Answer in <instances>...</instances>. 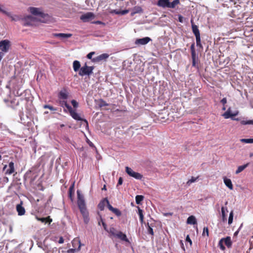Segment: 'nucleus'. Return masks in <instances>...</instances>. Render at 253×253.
I'll list each match as a JSON object with an SVG mask.
<instances>
[{
    "mask_svg": "<svg viewBox=\"0 0 253 253\" xmlns=\"http://www.w3.org/2000/svg\"><path fill=\"white\" fill-rule=\"evenodd\" d=\"M192 66L196 67L197 69H199V66L198 65V58L196 56H192Z\"/></svg>",
    "mask_w": 253,
    "mask_h": 253,
    "instance_id": "obj_29",
    "label": "nucleus"
},
{
    "mask_svg": "<svg viewBox=\"0 0 253 253\" xmlns=\"http://www.w3.org/2000/svg\"><path fill=\"white\" fill-rule=\"evenodd\" d=\"M148 232L149 234H151L152 236L154 235L153 230L152 228H151L149 226H148Z\"/></svg>",
    "mask_w": 253,
    "mask_h": 253,
    "instance_id": "obj_48",
    "label": "nucleus"
},
{
    "mask_svg": "<svg viewBox=\"0 0 253 253\" xmlns=\"http://www.w3.org/2000/svg\"><path fill=\"white\" fill-rule=\"evenodd\" d=\"M101 221L102 222V224L103 225V227L104 229L105 230L108 231L107 230V225L103 221V219L102 218H101Z\"/></svg>",
    "mask_w": 253,
    "mask_h": 253,
    "instance_id": "obj_50",
    "label": "nucleus"
},
{
    "mask_svg": "<svg viewBox=\"0 0 253 253\" xmlns=\"http://www.w3.org/2000/svg\"><path fill=\"white\" fill-rule=\"evenodd\" d=\"M68 253H74V250L73 249H70V250L68 251Z\"/></svg>",
    "mask_w": 253,
    "mask_h": 253,
    "instance_id": "obj_64",
    "label": "nucleus"
},
{
    "mask_svg": "<svg viewBox=\"0 0 253 253\" xmlns=\"http://www.w3.org/2000/svg\"><path fill=\"white\" fill-rule=\"evenodd\" d=\"M239 114L238 111H236L234 113L231 112V108H229L222 115L225 119L231 118L233 120L239 121L238 118H234V117L237 116Z\"/></svg>",
    "mask_w": 253,
    "mask_h": 253,
    "instance_id": "obj_5",
    "label": "nucleus"
},
{
    "mask_svg": "<svg viewBox=\"0 0 253 253\" xmlns=\"http://www.w3.org/2000/svg\"><path fill=\"white\" fill-rule=\"evenodd\" d=\"M191 56H194L196 55L195 49V43H193L190 47Z\"/></svg>",
    "mask_w": 253,
    "mask_h": 253,
    "instance_id": "obj_33",
    "label": "nucleus"
},
{
    "mask_svg": "<svg viewBox=\"0 0 253 253\" xmlns=\"http://www.w3.org/2000/svg\"><path fill=\"white\" fill-rule=\"evenodd\" d=\"M59 98L63 99H66L68 98V94L65 89L62 90L59 93Z\"/></svg>",
    "mask_w": 253,
    "mask_h": 253,
    "instance_id": "obj_22",
    "label": "nucleus"
},
{
    "mask_svg": "<svg viewBox=\"0 0 253 253\" xmlns=\"http://www.w3.org/2000/svg\"><path fill=\"white\" fill-rule=\"evenodd\" d=\"M128 12H129V10H128V9H125V10H117V9H114V10H113L111 11V13H115V14H117V15H125V14L128 13Z\"/></svg>",
    "mask_w": 253,
    "mask_h": 253,
    "instance_id": "obj_20",
    "label": "nucleus"
},
{
    "mask_svg": "<svg viewBox=\"0 0 253 253\" xmlns=\"http://www.w3.org/2000/svg\"><path fill=\"white\" fill-rule=\"evenodd\" d=\"M73 69L75 72H77L81 69V64L79 61L75 60L73 62Z\"/></svg>",
    "mask_w": 253,
    "mask_h": 253,
    "instance_id": "obj_25",
    "label": "nucleus"
},
{
    "mask_svg": "<svg viewBox=\"0 0 253 253\" xmlns=\"http://www.w3.org/2000/svg\"><path fill=\"white\" fill-rule=\"evenodd\" d=\"M58 243L59 244H62L64 243V239L62 237H61L60 238H59V240L58 241Z\"/></svg>",
    "mask_w": 253,
    "mask_h": 253,
    "instance_id": "obj_59",
    "label": "nucleus"
},
{
    "mask_svg": "<svg viewBox=\"0 0 253 253\" xmlns=\"http://www.w3.org/2000/svg\"><path fill=\"white\" fill-rule=\"evenodd\" d=\"M87 143L88 144V145L90 147L95 148L96 149V148H95V146L94 145V144L90 141H89V140L87 139Z\"/></svg>",
    "mask_w": 253,
    "mask_h": 253,
    "instance_id": "obj_55",
    "label": "nucleus"
},
{
    "mask_svg": "<svg viewBox=\"0 0 253 253\" xmlns=\"http://www.w3.org/2000/svg\"><path fill=\"white\" fill-rule=\"evenodd\" d=\"M169 0H159L157 2V5L163 8L169 7Z\"/></svg>",
    "mask_w": 253,
    "mask_h": 253,
    "instance_id": "obj_15",
    "label": "nucleus"
},
{
    "mask_svg": "<svg viewBox=\"0 0 253 253\" xmlns=\"http://www.w3.org/2000/svg\"><path fill=\"white\" fill-rule=\"evenodd\" d=\"M29 11L34 15L39 16L41 18H44L48 16V14H45L40 10V9L34 7H30L29 8Z\"/></svg>",
    "mask_w": 253,
    "mask_h": 253,
    "instance_id": "obj_6",
    "label": "nucleus"
},
{
    "mask_svg": "<svg viewBox=\"0 0 253 253\" xmlns=\"http://www.w3.org/2000/svg\"><path fill=\"white\" fill-rule=\"evenodd\" d=\"M23 202L21 201L19 204L17 205L16 209L19 215H23L25 213V208L22 206Z\"/></svg>",
    "mask_w": 253,
    "mask_h": 253,
    "instance_id": "obj_12",
    "label": "nucleus"
},
{
    "mask_svg": "<svg viewBox=\"0 0 253 253\" xmlns=\"http://www.w3.org/2000/svg\"><path fill=\"white\" fill-rule=\"evenodd\" d=\"M221 213H222V220L223 221L226 220V215L225 213V208L223 207H222L221 208Z\"/></svg>",
    "mask_w": 253,
    "mask_h": 253,
    "instance_id": "obj_40",
    "label": "nucleus"
},
{
    "mask_svg": "<svg viewBox=\"0 0 253 253\" xmlns=\"http://www.w3.org/2000/svg\"><path fill=\"white\" fill-rule=\"evenodd\" d=\"M77 197L78 206L83 215L84 222L85 224H87L89 221V213L86 209L84 197L83 195L80 194L79 191H77Z\"/></svg>",
    "mask_w": 253,
    "mask_h": 253,
    "instance_id": "obj_1",
    "label": "nucleus"
},
{
    "mask_svg": "<svg viewBox=\"0 0 253 253\" xmlns=\"http://www.w3.org/2000/svg\"><path fill=\"white\" fill-rule=\"evenodd\" d=\"M138 213L139 216V219L141 223L143 222L144 216L143 214V210L140 209V208H138Z\"/></svg>",
    "mask_w": 253,
    "mask_h": 253,
    "instance_id": "obj_30",
    "label": "nucleus"
},
{
    "mask_svg": "<svg viewBox=\"0 0 253 253\" xmlns=\"http://www.w3.org/2000/svg\"><path fill=\"white\" fill-rule=\"evenodd\" d=\"M60 104L62 107H65L69 111L72 108L67 103L66 101H60Z\"/></svg>",
    "mask_w": 253,
    "mask_h": 253,
    "instance_id": "obj_31",
    "label": "nucleus"
},
{
    "mask_svg": "<svg viewBox=\"0 0 253 253\" xmlns=\"http://www.w3.org/2000/svg\"><path fill=\"white\" fill-rule=\"evenodd\" d=\"M144 196L142 195H137L135 197V201L137 204H139L143 200Z\"/></svg>",
    "mask_w": 253,
    "mask_h": 253,
    "instance_id": "obj_32",
    "label": "nucleus"
},
{
    "mask_svg": "<svg viewBox=\"0 0 253 253\" xmlns=\"http://www.w3.org/2000/svg\"><path fill=\"white\" fill-rule=\"evenodd\" d=\"M3 55H4V54L3 52H0V61H1V59L2 58Z\"/></svg>",
    "mask_w": 253,
    "mask_h": 253,
    "instance_id": "obj_63",
    "label": "nucleus"
},
{
    "mask_svg": "<svg viewBox=\"0 0 253 253\" xmlns=\"http://www.w3.org/2000/svg\"><path fill=\"white\" fill-rule=\"evenodd\" d=\"M109 57V55L107 53H103L98 56L96 59H94V61H100L103 60H106Z\"/></svg>",
    "mask_w": 253,
    "mask_h": 253,
    "instance_id": "obj_24",
    "label": "nucleus"
},
{
    "mask_svg": "<svg viewBox=\"0 0 253 253\" xmlns=\"http://www.w3.org/2000/svg\"><path fill=\"white\" fill-rule=\"evenodd\" d=\"M74 194V185L71 186L69 189V197L72 200V195Z\"/></svg>",
    "mask_w": 253,
    "mask_h": 253,
    "instance_id": "obj_34",
    "label": "nucleus"
},
{
    "mask_svg": "<svg viewBox=\"0 0 253 253\" xmlns=\"http://www.w3.org/2000/svg\"><path fill=\"white\" fill-rule=\"evenodd\" d=\"M233 215H234L233 211H232L229 214V216L228 218V224H231L233 222Z\"/></svg>",
    "mask_w": 253,
    "mask_h": 253,
    "instance_id": "obj_38",
    "label": "nucleus"
},
{
    "mask_svg": "<svg viewBox=\"0 0 253 253\" xmlns=\"http://www.w3.org/2000/svg\"><path fill=\"white\" fill-rule=\"evenodd\" d=\"M22 21L23 22V25L24 26H34L35 25V23L38 21L43 22V21L41 19L34 17L31 15L22 17Z\"/></svg>",
    "mask_w": 253,
    "mask_h": 253,
    "instance_id": "obj_2",
    "label": "nucleus"
},
{
    "mask_svg": "<svg viewBox=\"0 0 253 253\" xmlns=\"http://www.w3.org/2000/svg\"><path fill=\"white\" fill-rule=\"evenodd\" d=\"M196 45L197 46H199L201 48H203V46L201 42V38L200 37H196Z\"/></svg>",
    "mask_w": 253,
    "mask_h": 253,
    "instance_id": "obj_39",
    "label": "nucleus"
},
{
    "mask_svg": "<svg viewBox=\"0 0 253 253\" xmlns=\"http://www.w3.org/2000/svg\"><path fill=\"white\" fill-rule=\"evenodd\" d=\"M151 41V39L147 37L142 39H137L135 41V44L137 45H145Z\"/></svg>",
    "mask_w": 253,
    "mask_h": 253,
    "instance_id": "obj_10",
    "label": "nucleus"
},
{
    "mask_svg": "<svg viewBox=\"0 0 253 253\" xmlns=\"http://www.w3.org/2000/svg\"><path fill=\"white\" fill-rule=\"evenodd\" d=\"M107 207L108 208V209L112 211H113V210L114 209V208H113L109 203V202L108 201V203H107Z\"/></svg>",
    "mask_w": 253,
    "mask_h": 253,
    "instance_id": "obj_52",
    "label": "nucleus"
},
{
    "mask_svg": "<svg viewBox=\"0 0 253 253\" xmlns=\"http://www.w3.org/2000/svg\"><path fill=\"white\" fill-rule=\"evenodd\" d=\"M191 23L192 24V30L193 34L195 36V37H200V31L198 29V27L194 24L193 22V20H191Z\"/></svg>",
    "mask_w": 253,
    "mask_h": 253,
    "instance_id": "obj_14",
    "label": "nucleus"
},
{
    "mask_svg": "<svg viewBox=\"0 0 253 253\" xmlns=\"http://www.w3.org/2000/svg\"><path fill=\"white\" fill-rule=\"evenodd\" d=\"M95 17V15L93 13L91 12H88L85 14L82 15L80 17V19L84 22H87L89 21L90 20L93 19Z\"/></svg>",
    "mask_w": 253,
    "mask_h": 253,
    "instance_id": "obj_9",
    "label": "nucleus"
},
{
    "mask_svg": "<svg viewBox=\"0 0 253 253\" xmlns=\"http://www.w3.org/2000/svg\"><path fill=\"white\" fill-rule=\"evenodd\" d=\"M107 203H108V199L107 198H104L98 204V208L100 211H103L105 205H107Z\"/></svg>",
    "mask_w": 253,
    "mask_h": 253,
    "instance_id": "obj_18",
    "label": "nucleus"
},
{
    "mask_svg": "<svg viewBox=\"0 0 253 253\" xmlns=\"http://www.w3.org/2000/svg\"><path fill=\"white\" fill-rule=\"evenodd\" d=\"M10 46V41L8 40H4L0 41V50L2 52H7L9 49Z\"/></svg>",
    "mask_w": 253,
    "mask_h": 253,
    "instance_id": "obj_8",
    "label": "nucleus"
},
{
    "mask_svg": "<svg viewBox=\"0 0 253 253\" xmlns=\"http://www.w3.org/2000/svg\"><path fill=\"white\" fill-rule=\"evenodd\" d=\"M9 169L6 171V173L11 174L14 172V163L11 162L8 164Z\"/></svg>",
    "mask_w": 253,
    "mask_h": 253,
    "instance_id": "obj_21",
    "label": "nucleus"
},
{
    "mask_svg": "<svg viewBox=\"0 0 253 253\" xmlns=\"http://www.w3.org/2000/svg\"><path fill=\"white\" fill-rule=\"evenodd\" d=\"M183 17L181 15H178V21L180 23L183 22Z\"/></svg>",
    "mask_w": 253,
    "mask_h": 253,
    "instance_id": "obj_54",
    "label": "nucleus"
},
{
    "mask_svg": "<svg viewBox=\"0 0 253 253\" xmlns=\"http://www.w3.org/2000/svg\"><path fill=\"white\" fill-rule=\"evenodd\" d=\"M126 171L130 176H131L136 179H141L143 175L140 173L133 171L131 168L126 167Z\"/></svg>",
    "mask_w": 253,
    "mask_h": 253,
    "instance_id": "obj_7",
    "label": "nucleus"
},
{
    "mask_svg": "<svg viewBox=\"0 0 253 253\" xmlns=\"http://www.w3.org/2000/svg\"><path fill=\"white\" fill-rule=\"evenodd\" d=\"M92 23H94V24H102V25H105L104 23L102 22V21H94L93 22H92Z\"/></svg>",
    "mask_w": 253,
    "mask_h": 253,
    "instance_id": "obj_57",
    "label": "nucleus"
},
{
    "mask_svg": "<svg viewBox=\"0 0 253 253\" xmlns=\"http://www.w3.org/2000/svg\"><path fill=\"white\" fill-rule=\"evenodd\" d=\"M108 104L106 103L105 101H102V103L101 104L102 106H107Z\"/></svg>",
    "mask_w": 253,
    "mask_h": 253,
    "instance_id": "obj_62",
    "label": "nucleus"
},
{
    "mask_svg": "<svg viewBox=\"0 0 253 253\" xmlns=\"http://www.w3.org/2000/svg\"><path fill=\"white\" fill-rule=\"evenodd\" d=\"M9 15H6L11 18V21H17L22 20V16L19 15H12L10 12H8Z\"/></svg>",
    "mask_w": 253,
    "mask_h": 253,
    "instance_id": "obj_23",
    "label": "nucleus"
},
{
    "mask_svg": "<svg viewBox=\"0 0 253 253\" xmlns=\"http://www.w3.org/2000/svg\"><path fill=\"white\" fill-rule=\"evenodd\" d=\"M143 11V9L140 6H134L132 9V12L130 14L131 16H133L134 14L136 13H141Z\"/></svg>",
    "mask_w": 253,
    "mask_h": 253,
    "instance_id": "obj_17",
    "label": "nucleus"
},
{
    "mask_svg": "<svg viewBox=\"0 0 253 253\" xmlns=\"http://www.w3.org/2000/svg\"><path fill=\"white\" fill-rule=\"evenodd\" d=\"M123 179L122 177H120L119 178L118 182V183L117 185V187H118L119 185H122L123 183Z\"/></svg>",
    "mask_w": 253,
    "mask_h": 253,
    "instance_id": "obj_49",
    "label": "nucleus"
},
{
    "mask_svg": "<svg viewBox=\"0 0 253 253\" xmlns=\"http://www.w3.org/2000/svg\"><path fill=\"white\" fill-rule=\"evenodd\" d=\"M186 241L189 242L190 245V246H191L192 245V240L190 238V237H189V236L188 235H187V236L186 237Z\"/></svg>",
    "mask_w": 253,
    "mask_h": 253,
    "instance_id": "obj_51",
    "label": "nucleus"
},
{
    "mask_svg": "<svg viewBox=\"0 0 253 253\" xmlns=\"http://www.w3.org/2000/svg\"><path fill=\"white\" fill-rule=\"evenodd\" d=\"M94 54V52H91L87 55V58L90 59L92 58V55Z\"/></svg>",
    "mask_w": 253,
    "mask_h": 253,
    "instance_id": "obj_53",
    "label": "nucleus"
},
{
    "mask_svg": "<svg viewBox=\"0 0 253 253\" xmlns=\"http://www.w3.org/2000/svg\"><path fill=\"white\" fill-rule=\"evenodd\" d=\"M111 211L113 212L117 216H120L122 214L121 211L117 208H114Z\"/></svg>",
    "mask_w": 253,
    "mask_h": 253,
    "instance_id": "obj_35",
    "label": "nucleus"
},
{
    "mask_svg": "<svg viewBox=\"0 0 253 253\" xmlns=\"http://www.w3.org/2000/svg\"><path fill=\"white\" fill-rule=\"evenodd\" d=\"M198 177H194L192 176L190 179H189L186 183L188 185H190L192 183L194 182L198 179Z\"/></svg>",
    "mask_w": 253,
    "mask_h": 253,
    "instance_id": "obj_41",
    "label": "nucleus"
},
{
    "mask_svg": "<svg viewBox=\"0 0 253 253\" xmlns=\"http://www.w3.org/2000/svg\"><path fill=\"white\" fill-rule=\"evenodd\" d=\"M69 112L70 114V115L75 120L78 121H84L87 124V121L86 120L83 119L75 110H73L72 108L71 110H70Z\"/></svg>",
    "mask_w": 253,
    "mask_h": 253,
    "instance_id": "obj_11",
    "label": "nucleus"
},
{
    "mask_svg": "<svg viewBox=\"0 0 253 253\" xmlns=\"http://www.w3.org/2000/svg\"><path fill=\"white\" fill-rule=\"evenodd\" d=\"M223 243H224L227 248H231L232 243L230 237L227 236L226 238H222L219 241L218 246L222 251H224L225 250V247L223 245Z\"/></svg>",
    "mask_w": 253,
    "mask_h": 253,
    "instance_id": "obj_3",
    "label": "nucleus"
},
{
    "mask_svg": "<svg viewBox=\"0 0 253 253\" xmlns=\"http://www.w3.org/2000/svg\"><path fill=\"white\" fill-rule=\"evenodd\" d=\"M71 103L74 108H77L78 107L79 104L75 100H72L71 101Z\"/></svg>",
    "mask_w": 253,
    "mask_h": 253,
    "instance_id": "obj_46",
    "label": "nucleus"
},
{
    "mask_svg": "<svg viewBox=\"0 0 253 253\" xmlns=\"http://www.w3.org/2000/svg\"><path fill=\"white\" fill-rule=\"evenodd\" d=\"M115 237H117L122 241H125L126 242H129V240L127 239L126 235L121 231L117 232Z\"/></svg>",
    "mask_w": 253,
    "mask_h": 253,
    "instance_id": "obj_13",
    "label": "nucleus"
},
{
    "mask_svg": "<svg viewBox=\"0 0 253 253\" xmlns=\"http://www.w3.org/2000/svg\"><path fill=\"white\" fill-rule=\"evenodd\" d=\"M43 107L44 109H49L50 110L52 111H56V108H55L53 106L49 105H44Z\"/></svg>",
    "mask_w": 253,
    "mask_h": 253,
    "instance_id": "obj_42",
    "label": "nucleus"
},
{
    "mask_svg": "<svg viewBox=\"0 0 253 253\" xmlns=\"http://www.w3.org/2000/svg\"><path fill=\"white\" fill-rule=\"evenodd\" d=\"M241 141L243 142L246 143H253V138L242 139H241Z\"/></svg>",
    "mask_w": 253,
    "mask_h": 253,
    "instance_id": "obj_44",
    "label": "nucleus"
},
{
    "mask_svg": "<svg viewBox=\"0 0 253 253\" xmlns=\"http://www.w3.org/2000/svg\"><path fill=\"white\" fill-rule=\"evenodd\" d=\"M206 234L207 237L209 236V229L207 227H205L203 229V232L202 233L203 236H205Z\"/></svg>",
    "mask_w": 253,
    "mask_h": 253,
    "instance_id": "obj_43",
    "label": "nucleus"
},
{
    "mask_svg": "<svg viewBox=\"0 0 253 253\" xmlns=\"http://www.w3.org/2000/svg\"><path fill=\"white\" fill-rule=\"evenodd\" d=\"M220 102L223 105H224L227 103V99L226 98H223L221 100Z\"/></svg>",
    "mask_w": 253,
    "mask_h": 253,
    "instance_id": "obj_56",
    "label": "nucleus"
},
{
    "mask_svg": "<svg viewBox=\"0 0 253 253\" xmlns=\"http://www.w3.org/2000/svg\"><path fill=\"white\" fill-rule=\"evenodd\" d=\"M45 219L46 218H45V217H40L38 218V220L41 221L42 222H45Z\"/></svg>",
    "mask_w": 253,
    "mask_h": 253,
    "instance_id": "obj_58",
    "label": "nucleus"
},
{
    "mask_svg": "<svg viewBox=\"0 0 253 253\" xmlns=\"http://www.w3.org/2000/svg\"><path fill=\"white\" fill-rule=\"evenodd\" d=\"M45 218H46L45 223H48L49 224H50L52 221V219L49 216L45 217Z\"/></svg>",
    "mask_w": 253,
    "mask_h": 253,
    "instance_id": "obj_47",
    "label": "nucleus"
},
{
    "mask_svg": "<svg viewBox=\"0 0 253 253\" xmlns=\"http://www.w3.org/2000/svg\"><path fill=\"white\" fill-rule=\"evenodd\" d=\"M180 243H181V248H182V250H183L184 251H185V247H184V244H183V242H182V241H180Z\"/></svg>",
    "mask_w": 253,
    "mask_h": 253,
    "instance_id": "obj_61",
    "label": "nucleus"
},
{
    "mask_svg": "<svg viewBox=\"0 0 253 253\" xmlns=\"http://www.w3.org/2000/svg\"><path fill=\"white\" fill-rule=\"evenodd\" d=\"M249 165V163H247L245 165L240 166L238 167L237 169L236 170L235 173L236 174H238L244 170Z\"/></svg>",
    "mask_w": 253,
    "mask_h": 253,
    "instance_id": "obj_28",
    "label": "nucleus"
},
{
    "mask_svg": "<svg viewBox=\"0 0 253 253\" xmlns=\"http://www.w3.org/2000/svg\"><path fill=\"white\" fill-rule=\"evenodd\" d=\"M108 232L112 235L115 237L118 231H117L114 227H111L110 228L109 231H108Z\"/></svg>",
    "mask_w": 253,
    "mask_h": 253,
    "instance_id": "obj_37",
    "label": "nucleus"
},
{
    "mask_svg": "<svg viewBox=\"0 0 253 253\" xmlns=\"http://www.w3.org/2000/svg\"><path fill=\"white\" fill-rule=\"evenodd\" d=\"M241 124L242 125H253V120H249V121H241Z\"/></svg>",
    "mask_w": 253,
    "mask_h": 253,
    "instance_id": "obj_36",
    "label": "nucleus"
},
{
    "mask_svg": "<svg viewBox=\"0 0 253 253\" xmlns=\"http://www.w3.org/2000/svg\"><path fill=\"white\" fill-rule=\"evenodd\" d=\"M180 4L179 0H174L172 2L169 1L168 8H174L176 6Z\"/></svg>",
    "mask_w": 253,
    "mask_h": 253,
    "instance_id": "obj_26",
    "label": "nucleus"
},
{
    "mask_svg": "<svg viewBox=\"0 0 253 253\" xmlns=\"http://www.w3.org/2000/svg\"><path fill=\"white\" fill-rule=\"evenodd\" d=\"M53 37H58L62 39H67L72 37L71 34H65V33H54L53 34Z\"/></svg>",
    "mask_w": 253,
    "mask_h": 253,
    "instance_id": "obj_16",
    "label": "nucleus"
},
{
    "mask_svg": "<svg viewBox=\"0 0 253 253\" xmlns=\"http://www.w3.org/2000/svg\"><path fill=\"white\" fill-rule=\"evenodd\" d=\"M187 223L190 224H195L197 223V220L193 215L190 216L187 220Z\"/></svg>",
    "mask_w": 253,
    "mask_h": 253,
    "instance_id": "obj_27",
    "label": "nucleus"
},
{
    "mask_svg": "<svg viewBox=\"0 0 253 253\" xmlns=\"http://www.w3.org/2000/svg\"><path fill=\"white\" fill-rule=\"evenodd\" d=\"M21 95H22V93L21 92H19V90H17L16 91L15 95L18 96H20Z\"/></svg>",
    "mask_w": 253,
    "mask_h": 253,
    "instance_id": "obj_60",
    "label": "nucleus"
},
{
    "mask_svg": "<svg viewBox=\"0 0 253 253\" xmlns=\"http://www.w3.org/2000/svg\"><path fill=\"white\" fill-rule=\"evenodd\" d=\"M93 69L94 67L93 66H88L85 63L84 66L81 68L79 74L81 76H89L92 74Z\"/></svg>",
    "mask_w": 253,
    "mask_h": 253,
    "instance_id": "obj_4",
    "label": "nucleus"
},
{
    "mask_svg": "<svg viewBox=\"0 0 253 253\" xmlns=\"http://www.w3.org/2000/svg\"><path fill=\"white\" fill-rule=\"evenodd\" d=\"M223 181L224 183L225 184V185L230 189V190H233V186L231 180L226 178V177L223 178Z\"/></svg>",
    "mask_w": 253,
    "mask_h": 253,
    "instance_id": "obj_19",
    "label": "nucleus"
},
{
    "mask_svg": "<svg viewBox=\"0 0 253 253\" xmlns=\"http://www.w3.org/2000/svg\"><path fill=\"white\" fill-rule=\"evenodd\" d=\"M2 7L3 5L0 4V12L5 15H9L7 11L2 8Z\"/></svg>",
    "mask_w": 253,
    "mask_h": 253,
    "instance_id": "obj_45",
    "label": "nucleus"
}]
</instances>
